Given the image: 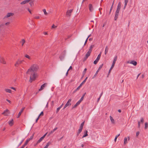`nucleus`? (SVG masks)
<instances>
[{
  "label": "nucleus",
  "instance_id": "f257e3e1",
  "mask_svg": "<svg viewBox=\"0 0 148 148\" xmlns=\"http://www.w3.org/2000/svg\"><path fill=\"white\" fill-rule=\"evenodd\" d=\"M39 69L37 64H32L30 67L27 70L26 74L30 75L29 82H32V81H34L38 76L36 72Z\"/></svg>",
  "mask_w": 148,
  "mask_h": 148
},
{
  "label": "nucleus",
  "instance_id": "f03ea898",
  "mask_svg": "<svg viewBox=\"0 0 148 148\" xmlns=\"http://www.w3.org/2000/svg\"><path fill=\"white\" fill-rule=\"evenodd\" d=\"M23 61V60H21L18 59L14 64L15 66L16 67L18 66L20 64L22 63Z\"/></svg>",
  "mask_w": 148,
  "mask_h": 148
},
{
  "label": "nucleus",
  "instance_id": "7ed1b4c3",
  "mask_svg": "<svg viewBox=\"0 0 148 148\" xmlns=\"http://www.w3.org/2000/svg\"><path fill=\"white\" fill-rule=\"evenodd\" d=\"M10 113L8 109H6L2 113V114L5 116H8Z\"/></svg>",
  "mask_w": 148,
  "mask_h": 148
},
{
  "label": "nucleus",
  "instance_id": "20e7f679",
  "mask_svg": "<svg viewBox=\"0 0 148 148\" xmlns=\"http://www.w3.org/2000/svg\"><path fill=\"white\" fill-rule=\"evenodd\" d=\"M14 15V14L13 13H8L4 17L5 18H8L11 16H13Z\"/></svg>",
  "mask_w": 148,
  "mask_h": 148
},
{
  "label": "nucleus",
  "instance_id": "39448f33",
  "mask_svg": "<svg viewBox=\"0 0 148 148\" xmlns=\"http://www.w3.org/2000/svg\"><path fill=\"white\" fill-rule=\"evenodd\" d=\"M91 52L90 51H88L87 53L86 54L84 58V60H85L88 58L90 56Z\"/></svg>",
  "mask_w": 148,
  "mask_h": 148
},
{
  "label": "nucleus",
  "instance_id": "423d86ee",
  "mask_svg": "<svg viewBox=\"0 0 148 148\" xmlns=\"http://www.w3.org/2000/svg\"><path fill=\"white\" fill-rule=\"evenodd\" d=\"M47 83H45L42 85L41 86L40 88L39 89V91H40L43 89L44 88L47 86Z\"/></svg>",
  "mask_w": 148,
  "mask_h": 148
},
{
  "label": "nucleus",
  "instance_id": "0eeeda50",
  "mask_svg": "<svg viewBox=\"0 0 148 148\" xmlns=\"http://www.w3.org/2000/svg\"><path fill=\"white\" fill-rule=\"evenodd\" d=\"M0 62L3 64H6V62L5 61L4 58L1 56H0Z\"/></svg>",
  "mask_w": 148,
  "mask_h": 148
},
{
  "label": "nucleus",
  "instance_id": "6e6552de",
  "mask_svg": "<svg viewBox=\"0 0 148 148\" xmlns=\"http://www.w3.org/2000/svg\"><path fill=\"white\" fill-rule=\"evenodd\" d=\"M72 10H70L67 11L66 13V15L67 16H70L71 13L72 12Z\"/></svg>",
  "mask_w": 148,
  "mask_h": 148
},
{
  "label": "nucleus",
  "instance_id": "1a4fd4ad",
  "mask_svg": "<svg viewBox=\"0 0 148 148\" xmlns=\"http://www.w3.org/2000/svg\"><path fill=\"white\" fill-rule=\"evenodd\" d=\"M31 0H25L21 2L20 3V4L21 5L29 3Z\"/></svg>",
  "mask_w": 148,
  "mask_h": 148
},
{
  "label": "nucleus",
  "instance_id": "9d476101",
  "mask_svg": "<svg viewBox=\"0 0 148 148\" xmlns=\"http://www.w3.org/2000/svg\"><path fill=\"white\" fill-rule=\"evenodd\" d=\"M103 66V64H102L100 66L99 68L98 69L96 72L95 74V76H96L97 75V74H98V72H99V71L100 70V69L102 68Z\"/></svg>",
  "mask_w": 148,
  "mask_h": 148
},
{
  "label": "nucleus",
  "instance_id": "9b49d317",
  "mask_svg": "<svg viewBox=\"0 0 148 148\" xmlns=\"http://www.w3.org/2000/svg\"><path fill=\"white\" fill-rule=\"evenodd\" d=\"M9 125L10 126H12L14 123V121L13 119H11L10 121H9L8 122Z\"/></svg>",
  "mask_w": 148,
  "mask_h": 148
},
{
  "label": "nucleus",
  "instance_id": "f8f14e48",
  "mask_svg": "<svg viewBox=\"0 0 148 148\" xmlns=\"http://www.w3.org/2000/svg\"><path fill=\"white\" fill-rule=\"evenodd\" d=\"M81 102L79 100L74 106H73V108H74L77 107V106L80 104Z\"/></svg>",
  "mask_w": 148,
  "mask_h": 148
},
{
  "label": "nucleus",
  "instance_id": "ddd939ff",
  "mask_svg": "<svg viewBox=\"0 0 148 148\" xmlns=\"http://www.w3.org/2000/svg\"><path fill=\"white\" fill-rule=\"evenodd\" d=\"M130 64H133L134 66H136L137 64V62L135 60H132L130 61Z\"/></svg>",
  "mask_w": 148,
  "mask_h": 148
},
{
  "label": "nucleus",
  "instance_id": "4468645a",
  "mask_svg": "<svg viewBox=\"0 0 148 148\" xmlns=\"http://www.w3.org/2000/svg\"><path fill=\"white\" fill-rule=\"evenodd\" d=\"M84 135L83 136L82 138H84L88 136V131L87 130H85L84 132Z\"/></svg>",
  "mask_w": 148,
  "mask_h": 148
},
{
  "label": "nucleus",
  "instance_id": "2eb2a0df",
  "mask_svg": "<svg viewBox=\"0 0 148 148\" xmlns=\"http://www.w3.org/2000/svg\"><path fill=\"white\" fill-rule=\"evenodd\" d=\"M89 8L90 11L92 12V11L93 10V8L91 4H89Z\"/></svg>",
  "mask_w": 148,
  "mask_h": 148
},
{
  "label": "nucleus",
  "instance_id": "dca6fc26",
  "mask_svg": "<svg viewBox=\"0 0 148 148\" xmlns=\"http://www.w3.org/2000/svg\"><path fill=\"white\" fill-rule=\"evenodd\" d=\"M117 56H115L114 57V60H113V63H112V64H113L114 65L115 64L117 60Z\"/></svg>",
  "mask_w": 148,
  "mask_h": 148
},
{
  "label": "nucleus",
  "instance_id": "f3484780",
  "mask_svg": "<svg viewBox=\"0 0 148 148\" xmlns=\"http://www.w3.org/2000/svg\"><path fill=\"white\" fill-rule=\"evenodd\" d=\"M24 108H23L21 110V111L19 112L18 115V117L17 118H18L19 117V116L21 115L22 113L23 112V110H24Z\"/></svg>",
  "mask_w": 148,
  "mask_h": 148
},
{
  "label": "nucleus",
  "instance_id": "a211bd4d",
  "mask_svg": "<svg viewBox=\"0 0 148 148\" xmlns=\"http://www.w3.org/2000/svg\"><path fill=\"white\" fill-rule=\"evenodd\" d=\"M110 118L112 123V124H114L115 123L112 117L110 116Z\"/></svg>",
  "mask_w": 148,
  "mask_h": 148
},
{
  "label": "nucleus",
  "instance_id": "6ab92c4d",
  "mask_svg": "<svg viewBox=\"0 0 148 148\" xmlns=\"http://www.w3.org/2000/svg\"><path fill=\"white\" fill-rule=\"evenodd\" d=\"M125 0V1H124L125 5H124V9L125 8L127 5V3L128 1V0Z\"/></svg>",
  "mask_w": 148,
  "mask_h": 148
},
{
  "label": "nucleus",
  "instance_id": "aec40b11",
  "mask_svg": "<svg viewBox=\"0 0 148 148\" xmlns=\"http://www.w3.org/2000/svg\"><path fill=\"white\" fill-rule=\"evenodd\" d=\"M51 144V143L50 142H48L46 145L43 148H47L48 146Z\"/></svg>",
  "mask_w": 148,
  "mask_h": 148
},
{
  "label": "nucleus",
  "instance_id": "412c9836",
  "mask_svg": "<svg viewBox=\"0 0 148 148\" xmlns=\"http://www.w3.org/2000/svg\"><path fill=\"white\" fill-rule=\"evenodd\" d=\"M119 15V14L115 13V16H114V20L116 21L118 18V16Z\"/></svg>",
  "mask_w": 148,
  "mask_h": 148
},
{
  "label": "nucleus",
  "instance_id": "4be33fe9",
  "mask_svg": "<svg viewBox=\"0 0 148 148\" xmlns=\"http://www.w3.org/2000/svg\"><path fill=\"white\" fill-rule=\"evenodd\" d=\"M25 41L24 39H22L20 42V43H22V46H23L24 44L25 43Z\"/></svg>",
  "mask_w": 148,
  "mask_h": 148
},
{
  "label": "nucleus",
  "instance_id": "5701e85b",
  "mask_svg": "<svg viewBox=\"0 0 148 148\" xmlns=\"http://www.w3.org/2000/svg\"><path fill=\"white\" fill-rule=\"evenodd\" d=\"M86 92L85 93L82 95V97H81V98L79 100V101H80L81 102L82 101H83V99H84V98L85 95L86 94Z\"/></svg>",
  "mask_w": 148,
  "mask_h": 148
},
{
  "label": "nucleus",
  "instance_id": "b1692460",
  "mask_svg": "<svg viewBox=\"0 0 148 148\" xmlns=\"http://www.w3.org/2000/svg\"><path fill=\"white\" fill-rule=\"evenodd\" d=\"M108 46H106V47L105 48V55L107 53L108 51Z\"/></svg>",
  "mask_w": 148,
  "mask_h": 148
},
{
  "label": "nucleus",
  "instance_id": "393cba45",
  "mask_svg": "<svg viewBox=\"0 0 148 148\" xmlns=\"http://www.w3.org/2000/svg\"><path fill=\"white\" fill-rule=\"evenodd\" d=\"M71 99H69L66 104H67V106H68L71 105V103H70V102L71 101Z\"/></svg>",
  "mask_w": 148,
  "mask_h": 148
},
{
  "label": "nucleus",
  "instance_id": "a878e982",
  "mask_svg": "<svg viewBox=\"0 0 148 148\" xmlns=\"http://www.w3.org/2000/svg\"><path fill=\"white\" fill-rule=\"evenodd\" d=\"M87 77H86L85 79L83 81V82L80 84V85L81 86H82V85L84 84V83L86 82L87 79Z\"/></svg>",
  "mask_w": 148,
  "mask_h": 148
},
{
  "label": "nucleus",
  "instance_id": "bb28decb",
  "mask_svg": "<svg viewBox=\"0 0 148 148\" xmlns=\"http://www.w3.org/2000/svg\"><path fill=\"white\" fill-rule=\"evenodd\" d=\"M127 143V138L126 137H125L124 138V144L125 145Z\"/></svg>",
  "mask_w": 148,
  "mask_h": 148
},
{
  "label": "nucleus",
  "instance_id": "cd10ccee",
  "mask_svg": "<svg viewBox=\"0 0 148 148\" xmlns=\"http://www.w3.org/2000/svg\"><path fill=\"white\" fill-rule=\"evenodd\" d=\"M114 65L113 64H112V66L109 70V73H110V72H111V70L114 67Z\"/></svg>",
  "mask_w": 148,
  "mask_h": 148
},
{
  "label": "nucleus",
  "instance_id": "c85d7f7f",
  "mask_svg": "<svg viewBox=\"0 0 148 148\" xmlns=\"http://www.w3.org/2000/svg\"><path fill=\"white\" fill-rule=\"evenodd\" d=\"M5 91L7 92L11 93V90L9 89H5Z\"/></svg>",
  "mask_w": 148,
  "mask_h": 148
},
{
  "label": "nucleus",
  "instance_id": "c756f323",
  "mask_svg": "<svg viewBox=\"0 0 148 148\" xmlns=\"http://www.w3.org/2000/svg\"><path fill=\"white\" fill-rule=\"evenodd\" d=\"M44 138L42 137L37 141V143H39L40 142H41L42 140Z\"/></svg>",
  "mask_w": 148,
  "mask_h": 148
},
{
  "label": "nucleus",
  "instance_id": "7c9ffc66",
  "mask_svg": "<svg viewBox=\"0 0 148 148\" xmlns=\"http://www.w3.org/2000/svg\"><path fill=\"white\" fill-rule=\"evenodd\" d=\"M94 45H92L90 46V49L88 51H90L91 52L92 50V48L94 47Z\"/></svg>",
  "mask_w": 148,
  "mask_h": 148
},
{
  "label": "nucleus",
  "instance_id": "2f4dec72",
  "mask_svg": "<svg viewBox=\"0 0 148 148\" xmlns=\"http://www.w3.org/2000/svg\"><path fill=\"white\" fill-rule=\"evenodd\" d=\"M82 130H81L80 129H79L78 130V131L77 132V136H78L79 135V134H80V133L82 132Z\"/></svg>",
  "mask_w": 148,
  "mask_h": 148
},
{
  "label": "nucleus",
  "instance_id": "473e14b6",
  "mask_svg": "<svg viewBox=\"0 0 148 148\" xmlns=\"http://www.w3.org/2000/svg\"><path fill=\"white\" fill-rule=\"evenodd\" d=\"M121 3L120 2H119L118 3V5L117 9L120 10V8H121Z\"/></svg>",
  "mask_w": 148,
  "mask_h": 148
},
{
  "label": "nucleus",
  "instance_id": "72a5a7b5",
  "mask_svg": "<svg viewBox=\"0 0 148 148\" xmlns=\"http://www.w3.org/2000/svg\"><path fill=\"white\" fill-rule=\"evenodd\" d=\"M25 57H26V58H27L29 60L31 59V58L27 54L25 55Z\"/></svg>",
  "mask_w": 148,
  "mask_h": 148
},
{
  "label": "nucleus",
  "instance_id": "f704fd0d",
  "mask_svg": "<svg viewBox=\"0 0 148 148\" xmlns=\"http://www.w3.org/2000/svg\"><path fill=\"white\" fill-rule=\"evenodd\" d=\"M101 53H100L98 56L97 58V60H99L100 59L101 56Z\"/></svg>",
  "mask_w": 148,
  "mask_h": 148
},
{
  "label": "nucleus",
  "instance_id": "c9c22d12",
  "mask_svg": "<svg viewBox=\"0 0 148 148\" xmlns=\"http://www.w3.org/2000/svg\"><path fill=\"white\" fill-rule=\"evenodd\" d=\"M120 135V134H119L117 135L115 137V138H114V141L115 142H116V139H117V138L118 137H119Z\"/></svg>",
  "mask_w": 148,
  "mask_h": 148
},
{
  "label": "nucleus",
  "instance_id": "e433bc0d",
  "mask_svg": "<svg viewBox=\"0 0 148 148\" xmlns=\"http://www.w3.org/2000/svg\"><path fill=\"white\" fill-rule=\"evenodd\" d=\"M34 135H33L31 136L30 138H28L27 139V140L29 141L30 140L32 139L33 138Z\"/></svg>",
  "mask_w": 148,
  "mask_h": 148
},
{
  "label": "nucleus",
  "instance_id": "4c0bfd02",
  "mask_svg": "<svg viewBox=\"0 0 148 148\" xmlns=\"http://www.w3.org/2000/svg\"><path fill=\"white\" fill-rule=\"evenodd\" d=\"M99 60H97V59H96L93 62V63L94 64H96L97 62H98Z\"/></svg>",
  "mask_w": 148,
  "mask_h": 148
},
{
  "label": "nucleus",
  "instance_id": "58836bf2",
  "mask_svg": "<svg viewBox=\"0 0 148 148\" xmlns=\"http://www.w3.org/2000/svg\"><path fill=\"white\" fill-rule=\"evenodd\" d=\"M43 12L45 15H47V12L45 9H43Z\"/></svg>",
  "mask_w": 148,
  "mask_h": 148
},
{
  "label": "nucleus",
  "instance_id": "ea45409f",
  "mask_svg": "<svg viewBox=\"0 0 148 148\" xmlns=\"http://www.w3.org/2000/svg\"><path fill=\"white\" fill-rule=\"evenodd\" d=\"M29 142V141L27 140L23 145L25 146L27 145Z\"/></svg>",
  "mask_w": 148,
  "mask_h": 148
},
{
  "label": "nucleus",
  "instance_id": "a19ab883",
  "mask_svg": "<svg viewBox=\"0 0 148 148\" xmlns=\"http://www.w3.org/2000/svg\"><path fill=\"white\" fill-rule=\"evenodd\" d=\"M148 127V123L147 122H146L145 123V129H147Z\"/></svg>",
  "mask_w": 148,
  "mask_h": 148
},
{
  "label": "nucleus",
  "instance_id": "79ce46f5",
  "mask_svg": "<svg viewBox=\"0 0 148 148\" xmlns=\"http://www.w3.org/2000/svg\"><path fill=\"white\" fill-rule=\"evenodd\" d=\"M61 108H60V107H59L57 109V110H56V113H58V112L59 111V110H60V109H61Z\"/></svg>",
  "mask_w": 148,
  "mask_h": 148
},
{
  "label": "nucleus",
  "instance_id": "37998d69",
  "mask_svg": "<svg viewBox=\"0 0 148 148\" xmlns=\"http://www.w3.org/2000/svg\"><path fill=\"white\" fill-rule=\"evenodd\" d=\"M82 87V86L80 85L76 89V90H78L80 89V88Z\"/></svg>",
  "mask_w": 148,
  "mask_h": 148
},
{
  "label": "nucleus",
  "instance_id": "c03bdc74",
  "mask_svg": "<svg viewBox=\"0 0 148 148\" xmlns=\"http://www.w3.org/2000/svg\"><path fill=\"white\" fill-rule=\"evenodd\" d=\"M113 6H112H112H111V7L110 10V12H109V14H110V13H111V12L112 10V9H113Z\"/></svg>",
  "mask_w": 148,
  "mask_h": 148
},
{
  "label": "nucleus",
  "instance_id": "a18cd8bd",
  "mask_svg": "<svg viewBox=\"0 0 148 148\" xmlns=\"http://www.w3.org/2000/svg\"><path fill=\"white\" fill-rule=\"evenodd\" d=\"M120 9H116V11L115 13L119 14V12L120 11Z\"/></svg>",
  "mask_w": 148,
  "mask_h": 148
},
{
  "label": "nucleus",
  "instance_id": "49530a36",
  "mask_svg": "<svg viewBox=\"0 0 148 148\" xmlns=\"http://www.w3.org/2000/svg\"><path fill=\"white\" fill-rule=\"evenodd\" d=\"M57 27V26L54 25V24L52 26V28H55Z\"/></svg>",
  "mask_w": 148,
  "mask_h": 148
},
{
  "label": "nucleus",
  "instance_id": "de8ad7c7",
  "mask_svg": "<svg viewBox=\"0 0 148 148\" xmlns=\"http://www.w3.org/2000/svg\"><path fill=\"white\" fill-rule=\"evenodd\" d=\"M60 58L61 60H63V59H64V57L63 56H60Z\"/></svg>",
  "mask_w": 148,
  "mask_h": 148
},
{
  "label": "nucleus",
  "instance_id": "09e8293b",
  "mask_svg": "<svg viewBox=\"0 0 148 148\" xmlns=\"http://www.w3.org/2000/svg\"><path fill=\"white\" fill-rule=\"evenodd\" d=\"M54 132V131L52 130V131H51L49 133V135L51 134H52V133H53V132Z\"/></svg>",
  "mask_w": 148,
  "mask_h": 148
},
{
  "label": "nucleus",
  "instance_id": "8fccbe9b",
  "mask_svg": "<svg viewBox=\"0 0 148 148\" xmlns=\"http://www.w3.org/2000/svg\"><path fill=\"white\" fill-rule=\"evenodd\" d=\"M87 70V69L86 68H85L84 69V70L83 71V73L84 74H85L86 73V71Z\"/></svg>",
  "mask_w": 148,
  "mask_h": 148
},
{
  "label": "nucleus",
  "instance_id": "3c124183",
  "mask_svg": "<svg viewBox=\"0 0 148 148\" xmlns=\"http://www.w3.org/2000/svg\"><path fill=\"white\" fill-rule=\"evenodd\" d=\"M84 121L81 124L80 126L81 127H83V126L84 125Z\"/></svg>",
  "mask_w": 148,
  "mask_h": 148
},
{
  "label": "nucleus",
  "instance_id": "603ef678",
  "mask_svg": "<svg viewBox=\"0 0 148 148\" xmlns=\"http://www.w3.org/2000/svg\"><path fill=\"white\" fill-rule=\"evenodd\" d=\"M144 119H143V118H141V120H140V122L142 123H143L144 122Z\"/></svg>",
  "mask_w": 148,
  "mask_h": 148
},
{
  "label": "nucleus",
  "instance_id": "864d4df0",
  "mask_svg": "<svg viewBox=\"0 0 148 148\" xmlns=\"http://www.w3.org/2000/svg\"><path fill=\"white\" fill-rule=\"evenodd\" d=\"M43 112H42L40 115H39L38 116L39 117H40V116H43Z\"/></svg>",
  "mask_w": 148,
  "mask_h": 148
},
{
  "label": "nucleus",
  "instance_id": "5fc2aeb1",
  "mask_svg": "<svg viewBox=\"0 0 148 148\" xmlns=\"http://www.w3.org/2000/svg\"><path fill=\"white\" fill-rule=\"evenodd\" d=\"M34 18L35 19H39L40 18V17L38 16H36L34 17Z\"/></svg>",
  "mask_w": 148,
  "mask_h": 148
},
{
  "label": "nucleus",
  "instance_id": "6e6d98bb",
  "mask_svg": "<svg viewBox=\"0 0 148 148\" xmlns=\"http://www.w3.org/2000/svg\"><path fill=\"white\" fill-rule=\"evenodd\" d=\"M138 127L140 128V123L139 121L138 122Z\"/></svg>",
  "mask_w": 148,
  "mask_h": 148
},
{
  "label": "nucleus",
  "instance_id": "4d7b16f0",
  "mask_svg": "<svg viewBox=\"0 0 148 148\" xmlns=\"http://www.w3.org/2000/svg\"><path fill=\"white\" fill-rule=\"evenodd\" d=\"M10 23L9 22H8L6 23H5V25H9L10 24Z\"/></svg>",
  "mask_w": 148,
  "mask_h": 148
},
{
  "label": "nucleus",
  "instance_id": "13d9d810",
  "mask_svg": "<svg viewBox=\"0 0 148 148\" xmlns=\"http://www.w3.org/2000/svg\"><path fill=\"white\" fill-rule=\"evenodd\" d=\"M139 132H137L136 133V136H138L139 135Z\"/></svg>",
  "mask_w": 148,
  "mask_h": 148
},
{
  "label": "nucleus",
  "instance_id": "bf43d9fd",
  "mask_svg": "<svg viewBox=\"0 0 148 148\" xmlns=\"http://www.w3.org/2000/svg\"><path fill=\"white\" fill-rule=\"evenodd\" d=\"M72 69V66H71L68 70V71H69V70Z\"/></svg>",
  "mask_w": 148,
  "mask_h": 148
},
{
  "label": "nucleus",
  "instance_id": "052dcab7",
  "mask_svg": "<svg viewBox=\"0 0 148 148\" xmlns=\"http://www.w3.org/2000/svg\"><path fill=\"white\" fill-rule=\"evenodd\" d=\"M58 129V127H56L53 130L54 132L57 129Z\"/></svg>",
  "mask_w": 148,
  "mask_h": 148
},
{
  "label": "nucleus",
  "instance_id": "680f3d73",
  "mask_svg": "<svg viewBox=\"0 0 148 148\" xmlns=\"http://www.w3.org/2000/svg\"><path fill=\"white\" fill-rule=\"evenodd\" d=\"M6 100L9 103H11V101L10 100H9L8 99H7Z\"/></svg>",
  "mask_w": 148,
  "mask_h": 148
},
{
  "label": "nucleus",
  "instance_id": "e2e57ef3",
  "mask_svg": "<svg viewBox=\"0 0 148 148\" xmlns=\"http://www.w3.org/2000/svg\"><path fill=\"white\" fill-rule=\"evenodd\" d=\"M11 89H12L14 90H16V89H15V88H14V87H11L10 88Z\"/></svg>",
  "mask_w": 148,
  "mask_h": 148
},
{
  "label": "nucleus",
  "instance_id": "0e129e2a",
  "mask_svg": "<svg viewBox=\"0 0 148 148\" xmlns=\"http://www.w3.org/2000/svg\"><path fill=\"white\" fill-rule=\"evenodd\" d=\"M47 133H46L42 137L44 138L45 137V136H46V135H47Z\"/></svg>",
  "mask_w": 148,
  "mask_h": 148
},
{
  "label": "nucleus",
  "instance_id": "69168bd1",
  "mask_svg": "<svg viewBox=\"0 0 148 148\" xmlns=\"http://www.w3.org/2000/svg\"><path fill=\"white\" fill-rule=\"evenodd\" d=\"M68 106H67V104H65L64 107V109L65 108H66Z\"/></svg>",
  "mask_w": 148,
  "mask_h": 148
},
{
  "label": "nucleus",
  "instance_id": "338daca9",
  "mask_svg": "<svg viewBox=\"0 0 148 148\" xmlns=\"http://www.w3.org/2000/svg\"><path fill=\"white\" fill-rule=\"evenodd\" d=\"M68 106H67V104H65L64 107V109L65 108H66Z\"/></svg>",
  "mask_w": 148,
  "mask_h": 148
},
{
  "label": "nucleus",
  "instance_id": "774afa93",
  "mask_svg": "<svg viewBox=\"0 0 148 148\" xmlns=\"http://www.w3.org/2000/svg\"><path fill=\"white\" fill-rule=\"evenodd\" d=\"M25 147V146L23 145L20 148H24Z\"/></svg>",
  "mask_w": 148,
  "mask_h": 148
}]
</instances>
